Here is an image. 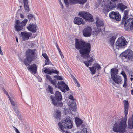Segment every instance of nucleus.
Returning a JSON list of instances; mask_svg holds the SVG:
<instances>
[{"label":"nucleus","instance_id":"obj_35","mask_svg":"<svg viewBox=\"0 0 133 133\" xmlns=\"http://www.w3.org/2000/svg\"><path fill=\"white\" fill-rule=\"evenodd\" d=\"M89 68L92 74H94L96 72V70L94 66H92V67H89Z\"/></svg>","mask_w":133,"mask_h":133},{"label":"nucleus","instance_id":"obj_5","mask_svg":"<svg viewBox=\"0 0 133 133\" xmlns=\"http://www.w3.org/2000/svg\"><path fill=\"white\" fill-rule=\"evenodd\" d=\"M91 45L89 43H86L82 48L79 50L80 54L83 58L85 59H88L90 57L89 55L91 50Z\"/></svg>","mask_w":133,"mask_h":133},{"label":"nucleus","instance_id":"obj_27","mask_svg":"<svg viewBox=\"0 0 133 133\" xmlns=\"http://www.w3.org/2000/svg\"><path fill=\"white\" fill-rule=\"evenodd\" d=\"M89 59H90L88 60L85 61L84 62V63L85 64V65L87 67L89 66L90 65H91V62H92L93 61V57H90Z\"/></svg>","mask_w":133,"mask_h":133},{"label":"nucleus","instance_id":"obj_6","mask_svg":"<svg viewBox=\"0 0 133 133\" xmlns=\"http://www.w3.org/2000/svg\"><path fill=\"white\" fill-rule=\"evenodd\" d=\"M103 6V12L106 15L109 12L115 9L117 7V5L115 2L110 1L108 2H105Z\"/></svg>","mask_w":133,"mask_h":133},{"label":"nucleus","instance_id":"obj_36","mask_svg":"<svg viewBox=\"0 0 133 133\" xmlns=\"http://www.w3.org/2000/svg\"><path fill=\"white\" fill-rule=\"evenodd\" d=\"M48 89L49 91L51 94H53L54 92H53V88L50 85L48 86Z\"/></svg>","mask_w":133,"mask_h":133},{"label":"nucleus","instance_id":"obj_8","mask_svg":"<svg viewBox=\"0 0 133 133\" xmlns=\"http://www.w3.org/2000/svg\"><path fill=\"white\" fill-rule=\"evenodd\" d=\"M125 57L127 61H133V51L130 49H128L123 52L121 55Z\"/></svg>","mask_w":133,"mask_h":133},{"label":"nucleus","instance_id":"obj_62","mask_svg":"<svg viewBox=\"0 0 133 133\" xmlns=\"http://www.w3.org/2000/svg\"><path fill=\"white\" fill-rule=\"evenodd\" d=\"M1 48V47L0 46V54L2 55H3V54Z\"/></svg>","mask_w":133,"mask_h":133},{"label":"nucleus","instance_id":"obj_26","mask_svg":"<svg viewBox=\"0 0 133 133\" xmlns=\"http://www.w3.org/2000/svg\"><path fill=\"white\" fill-rule=\"evenodd\" d=\"M53 115L54 117L55 118H58L59 119H60L61 112L59 110H57Z\"/></svg>","mask_w":133,"mask_h":133},{"label":"nucleus","instance_id":"obj_17","mask_svg":"<svg viewBox=\"0 0 133 133\" xmlns=\"http://www.w3.org/2000/svg\"><path fill=\"white\" fill-rule=\"evenodd\" d=\"M73 22L75 24L78 25L81 24L84 25L85 23V21L83 19L78 17H76L75 18Z\"/></svg>","mask_w":133,"mask_h":133},{"label":"nucleus","instance_id":"obj_20","mask_svg":"<svg viewBox=\"0 0 133 133\" xmlns=\"http://www.w3.org/2000/svg\"><path fill=\"white\" fill-rule=\"evenodd\" d=\"M76 103L75 102L69 101L68 103V105L70 106L71 108V110L74 111L76 110Z\"/></svg>","mask_w":133,"mask_h":133},{"label":"nucleus","instance_id":"obj_30","mask_svg":"<svg viewBox=\"0 0 133 133\" xmlns=\"http://www.w3.org/2000/svg\"><path fill=\"white\" fill-rule=\"evenodd\" d=\"M87 12L84 11H80L79 12L78 15L81 17L85 19Z\"/></svg>","mask_w":133,"mask_h":133},{"label":"nucleus","instance_id":"obj_25","mask_svg":"<svg viewBox=\"0 0 133 133\" xmlns=\"http://www.w3.org/2000/svg\"><path fill=\"white\" fill-rule=\"evenodd\" d=\"M85 19L86 20L91 22H92L94 21L93 16L88 12L87 13Z\"/></svg>","mask_w":133,"mask_h":133},{"label":"nucleus","instance_id":"obj_24","mask_svg":"<svg viewBox=\"0 0 133 133\" xmlns=\"http://www.w3.org/2000/svg\"><path fill=\"white\" fill-rule=\"evenodd\" d=\"M124 113L125 117H127V115L128 113V110L129 108V103L128 101L124 100Z\"/></svg>","mask_w":133,"mask_h":133},{"label":"nucleus","instance_id":"obj_56","mask_svg":"<svg viewBox=\"0 0 133 133\" xmlns=\"http://www.w3.org/2000/svg\"><path fill=\"white\" fill-rule=\"evenodd\" d=\"M13 127L15 129L14 130L16 132V133H20L19 132L17 128L14 127Z\"/></svg>","mask_w":133,"mask_h":133},{"label":"nucleus","instance_id":"obj_59","mask_svg":"<svg viewBox=\"0 0 133 133\" xmlns=\"http://www.w3.org/2000/svg\"><path fill=\"white\" fill-rule=\"evenodd\" d=\"M59 131H61L63 133H70V132H68L67 131H66L65 130V129H64V131H62L60 129H59Z\"/></svg>","mask_w":133,"mask_h":133},{"label":"nucleus","instance_id":"obj_21","mask_svg":"<svg viewBox=\"0 0 133 133\" xmlns=\"http://www.w3.org/2000/svg\"><path fill=\"white\" fill-rule=\"evenodd\" d=\"M112 80L116 83L118 84L119 83H121L122 81V79L121 78V76L117 75L115 76L114 77L111 78Z\"/></svg>","mask_w":133,"mask_h":133},{"label":"nucleus","instance_id":"obj_45","mask_svg":"<svg viewBox=\"0 0 133 133\" xmlns=\"http://www.w3.org/2000/svg\"><path fill=\"white\" fill-rule=\"evenodd\" d=\"M94 66L96 68V69L97 70H99L101 68L100 65L98 63L96 64Z\"/></svg>","mask_w":133,"mask_h":133},{"label":"nucleus","instance_id":"obj_14","mask_svg":"<svg viewBox=\"0 0 133 133\" xmlns=\"http://www.w3.org/2000/svg\"><path fill=\"white\" fill-rule=\"evenodd\" d=\"M20 37L24 41L28 40L30 37L31 36L32 34L31 32H28L25 31L21 32L18 34Z\"/></svg>","mask_w":133,"mask_h":133},{"label":"nucleus","instance_id":"obj_10","mask_svg":"<svg viewBox=\"0 0 133 133\" xmlns=\"http://www.w3.org/2000/svg\"><path fill=\"white\" fill-rule=\"evenodd\" d=\"M110 19L119 22L121 20V15L118 12L111 11L109 14Z\"/></svg>","mask_w":133,"mask_h":133},{"label":"nucleus","instance_id":"obj_22","mask_svg":"<svg viewBox=\"0 0 133 133\" xmlns=\"http://www.w3.org/2000/svg\"><path fill=\"white\" fill-rule=\"evenodd\" d=\"M117 37V36L116 35H115L111 37L109 39L108 42L109 43L112 47H114V42Z\"/></svg>","mask_w":133,"mask_h":133},{"label":"nucleus","instance_id":"obj_9","mask_svg":"<svg viewBox=\"0 0 133 133\" xmlns=\"http://www.w3.org/2000/svg\"><path fill=\"white\" fill-rule=\"evenodd\" d=\"M57 87L59 89L63 92L64 93L66 92L65 90L67 91L69 90V89L68 85L65 83L63 81H58L57 83Z\"/></svg>","mask_w":133,"mask_h":133},{"label":"nucleus","instance_id":"obj_44","mask_svg":"<svg viewBox=\"0 0 133 133\" xmlns=\"http://www.w3.org/2000/svg\"><path fill=\"white\" fill-rule=\"evenodd\" d=\"M45 64L43 65V66H44L46 65H49L50 64L51 65H53L51 63H50V61L49 60L48 58V59L47 58L46 59H45Z\"/></svg>","mask_w":133,"mask_h":133},{"label":"nucleus","instance_id":"obj_58","mask_svg":"<svg viewBox=\"0 0 133 133\" xmlns=\"http://www.w3.org/2000/svg\"><path fill=\"white\" fill-rule=\"evenodd\" d=\"M59 2L60 4L61 5V8H62V9H63V8L64 6H63V4H62V2L61 1V0H59Z\"/></svg>","mask_w":133,"mask_h":133},{"label":"nucleus","instance_id":"obj_18","mask_svg":"<svg viewBox=\"0 0 133 133\" xmlns=\"http://www.w3.org/2000/svg\"><path fill=\"white\" fill-rule=\"evenodd\" d=\"M117 9L120 10L121 12L124 11V10L127 8V6L122 3H119L117 5Z\"/></svg>","mask_w":133,"mask_h":133},{"label":"nucleus","instance_id":"obj_50","mask_svg":"<svg viewBox=\"0 0 133 133\" xmlns=\"http://www.w3.org/2000/svg\"><path fill=\"white\" fill-rule=\"evenodd\" d=\"M42 55L43 57L45 59L48 58L47 54L46 53L42 54Z\"/></svg>","mask_w":133,"mask_h":133},{"label":"nucleus","instance_id":"obj_57","mask_svg":"<svg viewBox=\"0 0 133 133\" xmlns=\"http://www.w3.org/2000/svg\"><path fill=\"white\" fill-rule=\"evenodd\" d=\"M16 114L17 115V117L18 119L20 120H21V117L20 112Z\"/></svg>","mask_w":133,"mask_h":133},{"label":"nucleus","instance_id":"obj_33","mask_svg":"<svg viewBox=\"0 0 133 133\" xmlns=\"http://www.w3.org/2000/svg\"><path fill=\"white\" fill-rule=\"evenodd\" d=\"M27 18L30 20H32L35 18L34 16L32 14H30L27 16Z\"/></svg>","mask_w":133,"mask_h":133},{"label":"nucleus","instance_id":"obj_3","mask_svg":"<svg viewBox=\"0 0 133 133\" xmlns=\"http://www.w3.org/2000/svg\"><path fill=\"white\" fill-rule=\"evenodd\" d=\"M123 119L120 123H115L114 125L113 130L116 132H119V133H124L126 130L125 129L127 127L126 121L127 117Z\"/></svg>","mask_w":133,"mask_h":133},{"label":"nucleus","instance_id":"obj_46","mask_svg":"<svg viewBox=\"0 0 133 133\" xmlns=\"http://www.w3.org/2000/svg\"><path fill=\"white\" fill-rule=\"evenodd\" d=\"M122 75L124 78V79H127V75L125 72L124 71H122L120 73Z\"/></svg>","mask_w":133,"mask_h":133},{"label":"nucleus","instance_id":"obj_63","mask_svg":"<svg viewBox=\"0 0 133 133\" xmlns=\"http://www.w3.org/2000/svg\"><path fill=\"white\" fill-rule=\"evenodd\" d=\"M74 82L75 83H77L78 82V81H77V80L75 78H74Z\"/></svg>","mask_w":133,"mask_h":133},{"label":"nucleus","instance_id":"obj_2","mask_svg":"<svg viewBox=\"0 0 133 133\" xmlns=\"http://www.w3.org/2000/svg\"><path fill=\"white\" fill-rule=\"evenodd\" d=\"M58 125L59 129L64 131L65 129H68L71 128L73 127V121L71 120L70 117L68 116L63 119L61 121L58 123Z\"/></svg>","mask_w":133,"mask_h":133},{"label":"nucleus","instance_id":"obj_28","mask_svg":"<svg viewBox=\"0 0 133 133\" xmlns=\"http://www.w3.org/2000/svg\"><path fill=\"white\" fill-rule=\"evenodd\" d=\"M25 10L27 12H29L30 10L29 6L28 4L27 0H23Z\"/></svg>","mask_w":133,"mask_h":133},{"label":"nucleus","instance_id":"obj_61","mask_svg":"<svg viewBox=\"0 0 133 133\" xmlns=\"http://www.w3.org/2000/svg\"><path fill=\"white\" fill-rule=\"evenodd\" d=\"M20 17L22 18H23L24 17V15L21 14H20Z\"/></svg>","mask_w":133,"mask_h":133},{"label":"nucleus","instance_id":"obj_52","mask_svg":"<svg viewBox=\"0 0 133 133\" xmlns=\"http://www.w3.org/2000/svg\"><path fill=\"white\" fill-rule=\"evenodd\" d=\"M46 77L47 78L49 79L50 81L52 79V78L48 74H46Z\"/></svg>","mask_w":133,"mask_h":133},{"label":"nucleus","instance_id":"obj_43","mask_svg":"<svg viewBox=\"0 0 133 133\" xmlns=\"http://www.w3.org/2000/svg\"><path fill=\"white\" fill-rule=\"evenodd\" d=\"M46 74H48L50 75H51V70H50L49 69H45L43 71Z\"/></svg>","mask_w":133,"mask_h":133},{"label":"nucleus","instance_id":"obj_19","mask_svg":"<svg viewBox=\"0 0 133 133\" xmlns=\"http://www.w3.org/2000/svg\"><path fill=\"white\" fill-rule=\"evenodd\" d=\"M128 12L129 11L127 10H125L124 11L123 17L121 23V24H123L125 21L128 18Z\"/></svg>","mask_w":133,"mask_h":133},{"label":"nucleus","instance_id":"obj_51","mask_svg":"<svg viewBox=\"0 0 133 133\" xmlns=\"http://www.w3.org/2000/svg\"><path fill=\"white\" fill-rule=\"evenodd\" d=\"M127 80V79H124V84L123 85V87H126L127 85V83H126Z\"/></svg>","mask_w":133,"mask_h":133},{"label":"nucleus","instance_id":"obj_54","mask_svg":"<svg viewBox=\"0 0 133 133\" xmlns=\"http://www.w3.org/2000/svg\"><path fill=\"white\" fill-rule=\"evenodd\" d=\"M11 104L13 106H17L15 105V102L12 100V101H10Z\"/></svg>","mask_w":133,"mask_h":133},{"label":"nucleus","instance_id":"obj_31","mask_svg":"<svg viewBox=\"0 0 133 133\" xmlns=\"http://www.w3.org/2000/svg\"><path fill=\"white\" fill-rule=\"evenodd\" d=\"M87 12L84 11H80L79 12L78 15L81 17L85 19Z\"/></svg>","mask_w":133,"mask_h":133},{"label":"nucleus","instance_id":"obj_47","mask_svg":"<svg viewBox=\"0 0 133 133\" xmlns=\"http://www.w3.org/2000/svg\"><path fill=\"white\" fill-rule=\"evenodd\" d=\"M59 72V71H57L56 70H54L53 69H52V70H51V74L52 73L58 74Z\"/></svg>","mask_w":133,"mask_h":133},{"label":"nucleus","instance_id":"obj_48","mask_svg":"<svg viewBox=\"0 0 133 133\" xmlns=\"http://www.w3.org/2000/svg\"><path fill=\"white\" fill-rule=\"evenodd\" d=\"M65 4L66 5V7H67L69 6V3L68 2V0H64Z\"/></svg>","mask_w":133,"mask_h":133},{"label":"nucleus","instance_id":"obj_55","mask_svg":"<svg viewBox=\"0 0 133 133\" xmlns=\"http://www.w3.org/2000/svg\"><path fill=\"white\" fill-rule=\"evenodd\" d=\"M69 98L71 100H74V98L73 97V96L72 95H70L69 96Z\"/></svg>","mask_w":133,"mask_h":133},{"label":"nucleus","instance_id":"obj_42","mask_svg":"<svg viewBox=\"0 0 133 133\" xmlns=\"http://www.w3.org/2000/svg\"><path fill=\"white\" fill-rule=\"evenodd\" d=\"M76 57L78 61H79L82 62H83V59L82 58V55L81 56L77 55Z\"/></svg>","mask_w":133,"mask_h":133},{"label":"nucleus","instance_id":"obj_37","mask_svg":"<svg viewBox=\"0 0 133 133\" xmlns=\"http://www.w3.org/2000/svg\"><path fill=\"white\" fill-rule=\"evenodd\" d=\"M87 0H78L77 4L81 5L84 4L87 1Z\"/></svg>","mask_w":133,"mask_h":133},{"label":"nucleus","instance_id":"obj_12","mask_svg":"<svg viewBox=\"0 0 133 133\" xmlns=\"http://www.w3.org/2000/svg\"><path fill=\"white\" fill-rule=\"evenodd\" d=\"M96 24L97 28L95 30V31L97 34L101 31V29L100 27L103 26L104 24L103 21L99 19L98 17H96Z\"/></svg>","mask_w":133,"mask_h":133},{"label":"nucleus","instance_id":"obj_23","mask_svg":"<svg viewBox=\"0 0 133 133\" xmlns=\"http://www.w3.org/2000/svg\"><path fill=\"white\" fill-rule=\"evenodd\" d=\"M118 72V70L117 69L113 68L111 69L110 71L111 78L117 75Z\"/></svg>","mask_w":133,"mask_h":133},{"label":"nucleus","instance_id":"obj_1","mask_svg":"<svg viewBox=\"0 0 133 133\" xmlns=\"http://www.w3.org/2000/svg\"><path fill=\"white\" fill-rule=\"evenodd\" d=\"M35 49H28L26 52V59L24 60L23 63L26 66L29 65L27 67L29 71L32 73H36L37 70V67L35 64L29 65L30 63L37 58V55L35 52Z\"/></svg>","mask_w":133,"mask_h":133},{"label":"nucleus","instance_id":"obj_49","mask_svg":"<svg viewBox=\"0 0 133 133\" xmlns=\"http://www.w3.org/2000/svg\"><path fill=\"white\" fill-rule=\"evenodd\" d=\"M81 133H88V132L87 131V129L86 128L83 129L81 131Z\"/></svg>","mask_w":133,"mask_h":133},{"label":"nucleus","instance_id":"obj_15","mask_svg":"<svg viewBox=\"0 0 133 133\" xmlns=\"http://www.w3.org/2000/svg\"><path fill=\"white\" fill-rule=\"evenodd\" d=\"M86 42L82 40L79 41L78 39H75V46L76 49L78 50L81 49L85 44Z\"/></svg>","mask_w":133,"mask_h":133},{"label":"nucleus","instance_id":"obj_13","mask_svg":"<svg viewBox=\"0 0 133 133\" xmlns=\"http://www.w3.org/2000/svg\"><path fill=\"white\" fill-rule=\"evenodd\" d=\"M92 31L91 27L90 26H87L83 29V35L85 37H90L91 35Z\"/></svg>","mask_w":133,"mask_h":133},{"label":"nucleus","instance_id":"obj_32","mask_svg":"<svg viewBox=\"0 0 133 133\" xmlns=\"http://www.w3.org/2000/svg\"><path fill=\"white\" fill-rule=\"evenodd\" d=\"M75 122L77 126L80 125L83 123V121L78 118L77 117L75 119Z\"/></svg>","mask_w":133,"mask_h":133},{"label":"nucleus","instance_id":"obj_60","mask_svg":"<svg viewBox=\"0 0 133 133\" xmlns=\"http://www.w3.org/2000/svg\"><path fill=\"white\" fill-rule=\"evenodd\" d=\"M59 53L62 58H64V56L63 55V54L62 53V52H59Z\"/></svg>","mask_w":133,"mask_h":133},{"label":"nucleus","instance_id":"obj_41","mask_svg":"<svg viewBox=\"0 0 133 133\" xmlns=\"http://www.w3.org/2000/svg\"><path fill=\"white\" fill-rule=\"evenodd\" d=\"M50 81H51V83L52 84H53V85L54 86H55V87L56 88H57V83H56V80H52L51 79Z\"/></svg>","mask_w":133,"mask_h":133},{"label":"nucleus","instance_id":"obj_39","mask_svg":"<svg viewBox=\"0 0 133 133\" xmlns=\"http://www.w3.org/2000/svg\"><path fill=\"white\" fill-rule=\"evenodd\" d=\"M13 109L14 110V111L15 113L17 114L19 113V112L18 111V107L16 106H14L12 107Z\"/></svg>","mask_w":133,"mask_h":133},{"label":"nucleus","instance_id":"obj_53","mask_svg":"<svg viewBox=\"0 0 133 133\" xmlns=\"http://www.w3.org/2000/svg\"><path fill=\"white\" fill-rule=\"evenodd\" d=\"M20 21L19 20H17L15 22V23L16 24V25H19L20 24Z\"/></svg>","mask_w":133,"mask_h":133},{"label":"nucleus","instance_id":"obj_16","mask_svg":"<svg viewBox=\"0 0 133 133\" xmlns=\"http://www.w3.org/2000/svg\"><path fill=\"white\" fill-rule=\"evenodd\" d=\"M28 30L33 33H35L38 29V27L36 24L30 23L27 27Z\"/></svg>","mask_w":133,"mask_h":133},{"label":"nucleus","instance_id":"obj_4","mask_svg":"<svg viewBox=\"0 0 133 133\" xmlns=\"http://www.w3.org/2000/svg\"><path fill=\"white\" fill-rule=\"evenodd\" d=\"M50 98L51 100L52 103L54 106L60 107L63 106V103L61 102L62 99V95L59 91H56L54 94V96L51 95Z\"/></svg>","mask_w":133,"mask_h":133},{"label":"nucleus","instance_id":"obj_40","mask_svg":"<svg viewBox=\"0 0 133 133\" xmlns=\"http://www.w3.org/2000/svg\"><path fill=\"white\" fill-rule=\"evenodd\" d=\"M54 77L57 80H62L63 79V78H62L61 76H60L59 75H55L54 76Z\"/></svg>","mask_w":133,"mask_h":133},{"label":"nucleus","instance_id":"obj_29","mask_svg":"<svg viewBox=\"0 0 133 133\" xmlns=\"http://www.w3.org/2000/svg\"><path fill=\"white\" fill-rule=\"evenodd\" d=\"M15 30L17 32H19L23 29V27L21 25H14Z\"/></svg>","mask_w":133,"mask_h":133},{"label":"nucleus","instance_id":"obj_7","mask_svg":"<svg viewBox=\"0 0 133 133\" xmlns=\"http://www.w3.org/2000/svg\"><path fill=\"white\" fill-rule=\"evenodd\" d=\"M127 41L123 36L119 37L116 42L115 46L118 49L125 48L127 46Z\"/></svg>","mask_w":133,"mask_h":133},{"label":"nucleus","instance_id":"obj_11","mask_svg":"<svg viewBox=\"0 0 133 133\" xmlns=\"http://www.w3.org/2000/svg\"><path fill=\"white\" fill-rule=\"evenodd\" d=\"M124 29L128 31L133 28V18H131L125 21L124 24Z\"/></svg>","mask_w":133,"mask_h":133},{"label":"nucleus","instance_id":"obj_34","mask_svg":"<svg viewBox=\"0 0 133 133\" xmlns=\"http://www.w3.org/2000/svg\"><path fill=\"white\" fill-rule=\"evenodd\" d=\"M27 21L28 20L26 19H25L24 20L22 21L20 23V25L22 26L23 27V26H25L27 23Z\"/></svg>","mask_w":133,"mask_h":133},{"label":"nucleus","instance_id":"obj_64","mask_svg":"<svg viewBox=\"0 0 133 133\" xmlns=\"http://www.w3.org/2000/svg\"><path fill=\"white\" fill-rule=\"evenodd\" d=\"M38 81L39 82H42V78H41L39 77L38 78Z\"/></svg>","mask_w":133,"mask_h":133},{"label":"nucleus","instance_id":"obj_38","mask_svg":"<svg viewBox=\"0 0 133 133\" xmlns=\"http://www.w3.org/2000/svg\"><path fill=\"white\" fill-rule=\"evenodd\" d=\"M78 0H69V2L71 4L75 5L77 4Z\"/></svg>","mask_w":133,"mask_h":133}]
</instances>
